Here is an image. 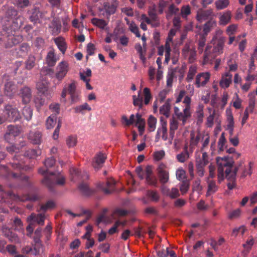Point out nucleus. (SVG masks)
I'll list each match as a JSON object with an SVG mask.
<instances>
[{
    "instance_id": "nucleus-59",
    "label": "nucleus",
    "mask_w": 257,
    "mask_h": 257,
    "mask_svg": "<svg viewBox=\"0 0 257 257\" xmlns=\"http://www.w3.org/2000/svg\"><path fill=\"white\" fill-rule=\"evenodd\" d=\"M77 142V139L76 136H69L66 140L67 145L69 148L74 147L76 145Z\"/></svg>"
},
{
    "instance_id": "nucleus-52",
    "label": "nucleus",
    "mask_w": 257,
    "mask_h": 257,
    "mask_svg": "<svg viewBox=\"0 0 257 257\" xmlns=\"http://www.w3.org/2000/svg\"><path fill=\"white\" fill-rule=\"evenodd\" d=\"M179 10L174 5H171L168 8V12L166 14V18L170 19L173 14H176L178 13Z\"/></svg>"
},
{
    "instance_id": "nucleus-53",
    "label": "nucleus",
    "mask_w": 257,
    "mask_h": 257,
    "mask_svg": "<svg viewBox=\"0 0 257 257\" xmlns=\"http://www.w3.org/2000/svg\"><path fill=\"white\" fill-rule=\"evenodd\" d=\"M191 14V9L189 5H184L181 8L180 15L183 18H186Z\"/></svg>"
},
{
    "instance_id": "nucleus-37",
    "label": "nucleus",
    "mask_w": 257,
    "mask_h": 257,
    "mask_svg": "<svg viewBox=\"0 0 257 257\" xmlns=\"http://www.w3.org/2000/svg\"><path fill=\"white\" fill-rule=\"evenodd\" d=\"M224 46V41L222 39H219L218 40L217 43L214 46L212 50L213 53L216 54H219L223 52Z\"/></svg>"
},
{
    "instance_id": "nucleus-8",
    "label": "nucleus",
    "mask_w": 257,
    "mask_h": 257,
    "mask_svg": "<svg viewBox=\"0 0 257 257\" xmlns=\"http://www.w3.org/2000/svg\"><path fill=\"white\" fill-rule=\"evenodd\" d=\"M182 54L183 57L187 59L190 63L193 62L196 58L195 48L190 44H185L182 49Z\"/></svg>"
},
{
    "instance_id": "nucleus-64",
    "label": "nucleus",
    "mask_w": 257,
    "mask_h": 257,
    "mask_svg": "<svg viewBox=\"0 0 257 257\" xmlns=\"http://www.w3.org/2000/svg\"><path fill=\"white\" fill-rule=\"evenodd\" d=\"M66 88L67 89V92L70 95L78 91L76 89V83L74 81L69 84L68 86L66 87Z\"/></svg>"
},
{
    "instance_id": "nucleus-51",
    "label": "nucleus",
    "mask_w": 257,
    "mask_h": 257,
    "mask_svg": "<svg viewBox=\"0 0 257 257\" xmlns=\"http://www.w3.org/2000/svg\"><path fill=\"white\" fill-rule=\"evenodd\" d=\"M36 244L35 246V249L36 250L37 254H40L43 253L44 251V247L41 243V241L39 238H35Z\"/></svg>"
},
{
    "instance_id": "nucleus-14",
    "label": "nucleus",
    "mask_w": 257,
    "mask_h": 257,
    "mask_svg": "<svg viewBox=\"0 0 257 257\" xmlns=\"http://www.w3.org/2000/svg\"><path fill=\"white\" fill-rule=\"evenodd\" d=\"M232 81V75L229 71H226L221 74L219 85L222 88L226 89L229 87Z\"/></svg>"
},
{
    "instance_id": "nucleus-1",
    "label": "nucleus",
    "mask_w": 257,
    "mask_h": 257,
    "mask_svg": "<svg viewBox=\"0 0 257 257\" xmlns=\"http://www.w3.org/2000/svg\"><path fill=\"white\" fill-rule=\"evenodd\" d=\"M39 172L45 176L43 183L50 190L56 185L63 186L65 183V177L60 173H51L48 174L47 171L40 169Z\"/></svg>"
},
{
    "instance_id": "nucleus-45",
    "label": "nucleus",
    "mask_w": 257,
    "mask_h": 257,
    "mask_svg": "<svg viewBox=\"0 0 257 257\" xmlns=\"http://www.w3.org/2000/svg\"><path fill=\"white\" fill-rule=\"evenodd\" d=\"M23 114L26 120H30L33 115L32 109L28 106L24 107L23 109Z\"/></svg>"
},
{
    "instance_id": "nucleus-2",
    "label": "nucleus",
    "mask_w": 257,
    "mask_h": 257,
    "mask_svg": "<svg viewBox=\"0 0 257 257\" xmlns=\"http://www.w3.org/2000/svg\"><path fill=\"white\" fill-rule=\"evenodd\" d=\"M216 163L218 166V168L223 169V167H228L229 168L225 170L226 177L230 181L235 179L236 172L238 168H235L233 172L231 171V167L232 166L234 162L231 159L227 157H217L216 159Z\"/></svg>"
},
{
    "instance_id": "nucleus-56",
    "label": "nucleus",
    "mask_w": 257,
    "mask_h": 257,
    "mask_svg": "<svg viewBox=\"0 0 257 257\" xmlns=\"http://www.w3.org/2000/svg\"><path fill=\"white\" fill-rule=\"evenodd\" d=\"M79 188L82 193L85 195H89L93 192V190H91L86 183H82L80 184Z\"/></svg>"
},
{
    "instance_id": "nucleus-33",
    "label": "nucleus",
    "mask_w": 257,
    "mask_h": 257,
    "mask_svg": "<svg viewBox=\"0 0 257 257\" xmlns=\"http://www.w3.org/2000/svg\"><path fill=\"white\" fill-rule=\"evenodd\" d=\"M207 182L208 184V188L206 195L209 196L217 191V187L216 185L215 182L209 180V178L207 179Z\"/></svg>"
},
{
    "instance_id": "nucleus-19",
    "label": "nucleus",
    "mask_w": 257,
    "mask_h": 257,
    "mask_svg": "<svg viewBox=\"0 0 257 257\" xmlns=\"http://www.w3.org/2000/svg\"><path fill=\"white\" fill-rule=\"evenodd\" d=\"M106 159V156L105 154L101 153H99L94 157L92 166L95 169H99L102 167Z\"/></svg>"
},
{
    "instance_id": "nucleus-20",
    "label": "nucleus",
    "mask_w": 257,
    "mask_h": 257,
    "mask_svg": "<svg viewBox=\"0 0 257 257\" xmlns=\"http://www.w3.org/2000/svg\"><path fill=\"white\" fill-rule=\"evenodd\" d=\"M232 14L230 11H226L220 13L219 15V25L220 26H225L229 23L231 19Z\"/></svg>"
},
{
    "instance_id": "nucleus-42",
    "label": "nucleus",
    "mask_w": 257,
    "mask_h": 257,
    "mask_svg": "<svg viewBox=\"0 0 257 257\" xmlns=\"http://www.w3.org/2000/svg\"><path fill=\"white\" fill-rule=\"evenodd\" d=\"M149 17L152 18L151 25L152 27H158L160 25V22L157 15H155L153 12H150Z\"/></svg>"
},
{
    "instance_id": "nucleus-39",
    "label": "nucleus",
    "mask_w": 257,
    "mask_h": 257,
    "mask_svg": "<svg viewBox=\"0 0 257 257\" xmlns=\"http://www.w3.org/2000/svg\"><path fill=\"white\" fill-rule=\"evenodd\" d=\"M91 70L89 68H87L86 71L80 72L79 75L80 79L84 82L86 81H90V77L91 76Z\"/></svg>"
},
{
    "instance_id": "nucleus-47",
    "label": "nucleus",
    "mask_w": 257,
    "mask_h": 257,
    "mask_svg": "<svg viewBox=\"0 0 257 257\" xmlns=\"http://www.w3.org/2000/svg\"><path fill=\"white\" fill-rule=\"evenodd\" d=\"M141 91L140 90L138 92V96L136 95L133 96V103L135 106H138L140 108L142 107L143 105V97L141 96Z\"/></svg>"
},
{
    "instance_id": "nucleus-26",
    "label": "nucleus",
    "mask_w": 257,
    "mask_h": 257,
    "mask_svg": "<svg viewBox=\"0 0 257 257\" xmlns=\"http://www.w3.org/2000/svg\"><path fill=\"white\" fill-rule=\"evenodd\" d=\"M28 138L33 144H39L41 142V133L39 131H31L29 135Z\"/></svg>"
},
{
    "instance_id": "nucleus-31",
    "label": "nucleus",
    "mask_w": 257,
    "mask_h": 257,
    "mask_svg": "<svg viewBox=\"0 0 257 257\" xmlns=\"http://www.w3.org/2000/svg\"><path fill=\"white\" fill-rule=\"evenodd\" d=\"M13 226L15 230L21 232L24 234V229L23 224L20 218L16 217L14 219L13 221Z\"/></svg>"
},
{
    "instance_id": "nucleus-3",
    "label": "nucleus",
    "mask_w": 257,
    "mask_h": 257,
    "mask_svg": "<svg viewBox=\"0 0 257 257\" xmlns=\"http://www.w3.org/2000/svg\"><path fill=\"white\" fill-rule=\"evenodd\" d=\"M0 202H5L6 201L5 198L7 196H10V197H14L16 198H18V200L21 201H25L27 200H30L31 201H35L37 200L39 197L36 194H29L26 196L20 197L18 196H16L15 194H13L11 193H7L4 192V189L2 186L0 185Z\"/></svg>"
},
{
    "instance_id": "nucleus-15",
    "label": "nucleus",
    "mask_w": 257,
    "mask_h": 257,
    "mask_svg": "<svg viewBox=\"0 0 257 257\" xmlns=\"http://www.w3.org/2000/svg\"><path fill=\"white\" fill-rule=\"evenodd\" d=\"M45 219V214L39 213L38 214L32 213L28 218L27 221L31 224H38L43 225Z\"/></svg>"
},
{
    "instance_id": "nucleus-62",
    "label": "nucleus",
    "mask_w": 257,
    "mask_h": 257,
    "mask_svg": "<svg viewBox=\"0 0 257 257\" xmlns=\"http://www.w3.org/2000/svg\"><path fill=\"white\" fill-rule=\"evenodd\" d=\"M248 96L250 97L249 106L248 108L250 110V112H252L254 106H255V99L254 98V94L253 92L250 93L248 94Z\"/></svg>"
},
{
    "instance_id": "nucleus-6",
    "label": "nucleus",
    "mask_w": 257,
    "mask_h": 257,
    "mask_svg": "<svg viewBox=\"0 0 257 257\" xmlns=\"http://www.w3.org/2000/svg\"><path fill=\"white\" fill-rule=\"evenodd\" d=\"M37 89L47 99H50L53 95V90L48 88V83L45 80H42L37 82Z\"/></svg>"
},
{
    "instance_id": "nucleus-63",
    "label": "nucleus",
    "mask_w": 257,
    "mask_h": 257,
    "mask_svg": "<svg viewBox=\"0 0 257 257\" xmlns=\"http://www.w3.org/2000/svg\"><path fill=\"white\" fill-rule=\"evenodd\" d=\"M199 137L198 136H195L194 134L192 133L191 134V138L190 142V145L192 148L195 147L197 145L199 141Z\"/></svg>"
},
{
    "instance_id": "nucleus-54",
    "label": "nucleus",
    "mask_w": 257,
    "mask_h": 257,
    "mask_svg": "<svg viewBox=\"0 0 257 257\" xmlns=\"http://www.w3.org/2000/svg\"><path fill=\"white\" fill-rule=\"evenodd\" d=\"M91 22L93 25L97 26L98 27L101 29L104 28V27L107 25V23L104 20L97 18L92 19Z\"/></svg>"
},
{
    "instance_id": "nucleus-16",
    "label": "nucleus",
    "mask_w": 257,
    "mask_h": 257,
    "mask_svg": "<svg viewBox=\"0 0 257 257\" xmlns=\"http://www.w3.org/2000/svg\"><path fill=\"white\" fill-rule=\"evenodd\" d=\"M2 230L4 235L7 237L10 241L15 243L20 242V239L18 236L13 232L9 227L4 225L3 226Z\"/></svg>"
},
{
    "instance_id": "nucleus-24",
    "label": "nucleus",
    "mask_w": 257,
    "mask_h": 257,
    "mask_svg": "<svg viewBox=\"0 0 257 257\" xmlns=\"http://www.w3.org/2000/svg\"><path fill=\"white\" fill-rule=\"evenodd\" d=\"M20 95L24 103H29L32 97L31 89L28 87H25L21 89Z\"/></svg>"
},
{
    "instance_id": "nucleus-30",
    "label": "nucleus",
    "mask_w": 257,
    "mask_h": 257,
    "mask_svg": "<svg viewBox=\"0 0 257 257\" xmlns=\"http://www.w3.org/2000/svg\"><path fill=\"white\" fill-rule=\"evenodd\" d=\"M197 70V66L196 65H191L189 68L186 77V80L188 82H191L194 78Z\"/></svg>"
},
{
    "instance_id": "nucleus-21",
    "label": "nucleus",
    "mask_w": 257,
    "mask_h": 257,
    "mask_svg": "<svg viewBox=\"0 0 257 257\" xmlns=\"http://www.w3.org/2000/svg\"><path fill=\"white\" fill-rule=\"evenodd\" d=\"M4 80L7 81L5 85V93L8 96L11 97L15 92L16 86L7 77L5 76Z\"/></svg>"
},
{
    "instance_id": "nucleus-61",
    "label": "nucleus",
    "mask_w": 257,
    "mask_h": 257,
    "mask_svg": "<svg viewBox=\"0 0 257 257\" xmlns=\"http://www.w3.org/2000/svg\"><path fill=\"white\" fill-rule=\"evenodd\" d=\"M34 102L35 103L36 107L39 110L40 107L45 104V99L40 97H37L34 98Z\"/></svg>"
},
{
    "instance_id": "nucleus-57",
    "label": "nucleus",
    "mask_w": 257,
    "mask_h": 257,
    "mask_svg": "<svg viewBox=\"0 0 257 257\" xmlns=\"http://www.w3.org/2000/svg\"><path fill=\"white\" fill-rule=\"evenodd\" d=\"M188 157L189 154L186 150L181 152L176 156L177 160L180 163H184L188 159Z\"/></svg>"
},
{
    "instance_id": "nucleus-48",
    "label": "nucleus",
    "mask_w": 257,
    "mask_h": 257,
    "mask_svg": "<svg viewBox=\"0 0 257 257\" xmlns=\"http://www.w3.org/2000/svg\"><path fill=\"white\" fill-rule=\"evenodd\" d=\"M26 68L28 70L32 69L35 65V57L30 55L25 62Z\"/></svg>"
},
{
    "instance_id": "nucleus-22",
    "label": "nucleus",
    "mask_w": 257,
    "mask_h": 257,
    "mask_svg": "<svg viewBox=\"0 0 257 257\" xmlns=\"http://www.w3.org/2000/svg\"><path fill=\"white\" fill-rule=\"evenodd\" d=\"M213 15V12L211 10H199L197 12L196 18L197 20L201 23L208 19Z\"/></svg>"
},
{
    "instance_id": "nucleus-55",
    "label": "nucleus",
    "mask_w": 257,
    "mask_h": 257,
    "mask_svg": "<svg viewBox=\"0 0 257 257\" xmlns=\"http://www.w3.org/2000/svg\"><path fill=\"white\" fill-rule=\"evenodd\" d=\"M176 178L179 181H183L186 178V172L181 167L179 168L176 171Z\"/></svg>"
},
{
    "instance_id": "nucleus-25",
    "label": "nucleus",
    "mask_w": 257,
    "mask_h": 257,
    "mask_svg": "<svg viewBox=\"0 0 257 257\" xmlns=\"http://www.w3.org/2000/svg\"><path fill=\"white\" fill-rule=\"evenodd\" d=\"M173 37L168 35L165 44V62L168 63L170 59L171 46L172 44Z\"/></svg>"
},
{
    "instance_id": "nucleus-40",
    "label": "nucleus",
    "mask_w": 257,
    "mask_h": 257,
    "mask_svg": "<svg viewBox=\"0 0 257 257\" xmlns=\"http://www.w3.org/2000/svg\"><path fill=\"white\" fill-rule=\"evenodd\" d=\"M226 115L227 122L226 127H234L233 117L230 108H227L226 109Z\"/></svg>"
},
{
    "instance_id": "nucleus-5",
    "label": "nucleus",
    "mask_w": 257,
    "mask_h": 257,
    "mask_svg": "<svg viewBox=\"0 0 257 257\" xmlns=\"http://www.w3.org/2000/svg\"><path fill=\"white\" fill-rule=\"evenodd\" d=\"M4 115L7 121H16L21 118V115L18 109L10 105L5 106Z\"/></svg>"
},
{
    "instance_id": "nucleus-32",
    "label": "nucleus",
    "mask_w": 257,
    "mask_h": 257,
    "mask_svg": "<svg viewBox=\"0 0 257 257\" xmlns=\"http://www.w3.org/2000/svg\"><path fill=\"white\" fill-rule=\"evenodd\" d=\"M179 125L177 120L173 117L170 119V136L172 139L173 138L174 135V132L178 128Z\"/></svg>"
},
{
    "instance_id": "nucleus-28",
    "label": "nucleus",
    "mask_w": 257,
    "mask_h": 257,
    "mask_svg": "<svg viewBox=\"0 0 257 257\" xmlns=\"http://www.w3.org/2000/svg\"><path fill=\"white\" fill-rule=\"evenodd\" d=\"M217 25L215 20L211 19L207 22L203 26V35L206 36L210 31Z\"/></svg>"
},
{
    "instance_id": "nucleus-27",
    "label": "nucleus",
    "mask_w": 257,
    "mask_h": 257,
    "mask_svg": "<svg viewBox=\"0 0 257 257\" xmlns=\"http://www.w3.org/2000/svg\"><path fill=\"white\" fill-rule=\"evenodd\" d=\"M190 116L189 107H185L183 112H180L176 115L177 119L182 121V125H184L186 123L187 118Z\"/></svg>"
},
{
    "instance_id": "nucleus-34",
    "label": "nucleus",
    "mask_w": 257,
    "mask_h": 257,
    "mask_svg": "<svg viewBox=\"0 0 257 257\" xmlns=\"http://www.w3.org/2000/svg\"><path fill=\"white\" fill-rule=\"evenodd\" d=\"M157 119L153 115H150L148 119V130L150 132H154L156 128Z\"/></svg>"
},
{
    "instance_id": "nucleus-29",
    "label": "nucleus",
    "mask_w": 257,
    "mask_h": 257,
    "mask_svg": "<svg viewBox=\"0 0 257 257\" xmlns=\"http://www.w3.org/2000/svg\"><path fill=\"white\" fill-rule=\"evenodd\" d=\"M57 60V59L54 51L53 50L50 51L46 57V62L48 65L50 66H53L55 64Z\"/></svg>"
},
{
    "instance_id": "nucleus-38",
    "label": "nucleus",
    "mask_w": 257,
    "mask_h": 257,
    "mask_svg": "<svg viewBox=\"0 0 257 257\" xmlns=\"http://www.w3.org/2000/svg\"><path fill=\"white\" fill-rule=\"evenodd\" d=\"M214 5L217 10H221L226 8L229 5V0H217L215 2Z\"/></svg>"
},
{
    "instance_id": "nucleus-44",
    "label": "nucleus",
    "mask_w": 257,
    "mask_h": 257,
    "mask_svg": "<svg viewBox=\"0 0 257 257\" xmlns=\"http://www.w3.org/2000/svg\"><path fill=\"white\" fill-rule=\"evenodd\" d=\"M125 20L127 21V24L129 26V29H130V31L132 32H133V33H134L137 37H140L141 35L139 32L138 27L135 24V23L133 22L130 23L127 21V19H125Z\"/></svg>"
},
{
    "instance_id": "nucleus-23",
    "label": "nucleus",
    "mask_w": 257,
    "mask_h": 257,
    "mask_svg": "<svg viewBox=\"0 0 257 257\" xmlns=\"http://www.w3.org/2000/svg\"><path fill=\"white\" fill-rule=\"evenodd\" d=\"M118 6V3L116 1H112L110 2L104 4V9L105 12L109 15L115 13L116 8Z\"/></svg>"
},
{
    "instance_id": "nucleus-60",
    "label": "nucleus",
    "mask_w": 257,
    "mask_h": 257,
    "mask_svg": "<svg viewBox=\"0 0 257 257\" xmlns=\"http://www.w3.org/2000/svg\"><path fill=\"white\" fill-rule=\"evenodd\" d=\"M144 102L145 104H148L152 98V96L150 93V90L148 87H145L144 89Z\"/></svg>"
},
{
    "instance_id": "nucleus-43",
    "label": "nucleus",
    "mask_w": 257,
    "mask_h": 257,
    "mask_svg": "<svg viewBox=\"0 0 257 257\" xmlns=\"http://www.w3.org/2000/svg\"><path fill=\"white\" fill-rule=\"evenodd\" d=\"M56 123V116L52 114L49 116L46 120V127L48 129L53 128Z\"/></svg>"
},
{
    "instance_id": "nucleus-4",
    "label": "nucleus",
    "mask_w": 257,
    "mask_h": 257,
    "mask_svg": "<svg viewBox=\"0 0 257 257\" xmlns=\"http://www.w3.org/2000/svg\"><path fill=\"white\" fill-rule=\"evenodd\" d=\"M209 163V158L206 152H203L201 155L196 158V168L197 172L200 177H202L204 173V167Z\"/></svg>"
},
{
    "instance_id": "nucleus-49",
    "label": "nucleus",
    "mask_w": 257,
    "mask_h": 257,
    "mask_svg": "<svg viewBox=\"0 0 257 257\" xmlns=\"http://www.w3.org/2000/svg\"><path fill=\"white\" fill-rule=\"evenodd\" d=\"M210 114L207 118L206 125L208 127H212L213 125V120L214 117V110H212L211 108H208Z\"/></svg>"
},
{
    "instance_id": "nucleus-36",
    "label": "nucleus",
    "mask_w": 257,
    "mask_h": 257,
    "mask_svg": "<svg viewBox=\"0 0 257 257\" xmlns=\"http://www.w3.org/2000/svg\"><path fill=\"white\" fill-rule=\"evenodd\" d=\"M22 38L20 36H15L14 35L9 36V40L12 41V44H5L6 48H11L14 45L18 44L22 41Z\"/></svg>"
},
{
    "instance_id": "nucleus-10",
    "label": "nucleus",
    "mask_w": 257,
    "mask_h": 257,
    "mask_svg": "<svg viewBox=\"0 0 257 257\" xmlns=\"http://www.w3.org/2000/svg\"><path fill=\"white\" fill-rule=\"evenodd\" d=\"M20 133V129L17 126L10 125L8 127L7 132L5 135V139L8 142L13 141L15 138Z\"/></svg>"
},
{
    "instance_id": "nucleus-35",
    "label": "nucleus",
    "mask_w": 257,
    "mask_h": 257,
    "mask_svg": "<svg viewBox=\"0 0 257 257\" xmlns=\"http://www.w3.org/2000/svg\"><path fill=\"white\" fill-rule=\"evenodd\" d=\"M54 41L59 49L64 54L66 49L64 39L62 37H58L55 39Z\"/></svg>"
},
{
    "instance_id": "nucleus-18",
    "label": "nucleus",
    "mask_w": 257,
    "mask_h": 257,
    "mask_svg": "<svg viewBox=\"0 0 257 257\" xmlns=\"http://www.w3.org/2000/svg\"><path fill=\"white\" fill-rule=\"evenodd\" d=\"M162 193L172 199L176 198L179 196L180 194L179 190L176 188H172L169 189L166 186L163 185L161 187Z\"/></svg>"
},
{
    "instance_id": "nucleus-46",
    "label": "nucleus",
    "mask_w": 257,
    "mask_h": 257,
    "mask_svg": "<svg viewBox=\"0 0 257 257\" xmlns=\"http://www.w3.org/2000/svg\"><path fill=\"white\" fill-rule=\"evenodd\" d=\"M41 153V150L39 149H29L26 152L25 154L29 158L34 159L39 156Z\"/></svg>"
},
{
    "instance_id": "nucleus-41",
    "label": "nucleus",
    "mask_w": 257,
    "mask_h": 257,
    "mask_svg": "<svg viewBox=\"0 0 257 257\" xmlns=\"http://www.w3.org/2000/svg\"><path fill=\"white\" fill-rule=\"evenodd\" d=\"M170 109V106L168 101H167L161 107H160V112L161 114H163L168 117L169 116Z\"/></svg>"
},
{
    "instance_id": "nucleus-12",
    "label": "nucleus",
    "mask_w": 257,
    "mask_h": 257,
    "mask_svg": "<svg viewBox=\"0 0 257 257\" xmlns=\"http://www.w3.org/2000/svg\"><path fill=\"white\" fill-rule=\"evenodd\" d=\"M161 135L163 140L166 141L167 140V121L163 117L160 118V126L158 128L156 139H159Z\"/></svg>"
},
{
    "instance_id": "nucleus-50",
    "label": "nucleus",
    "mask_w": 257,
    "mask_h": 257,
    "mask_svg": "<svg viewBox=\"0 0 257 257\" xmlns=\"http://www.w3.org/2000/svg\"><path fill=\"white\" fill-rule=\"evenodd\" d=\"M74 109L76 113H83L84 110H86L90 111L91 110V108L87 103H84L82 105L76 106Z\"/></svg>"
},
{
    "instance_id": "nucleus-58",
    "label": "nucleus",
    "mask_w": 257,
    "mask_h": 257,
    "mask_svg": "<svg viewBox=\"0 0 257 257\" xmlns=\"http://www.w3.org/2000/svg\"><path fill=\"white\" fill-rule=\"evenodd\" d=\"M211 47L212 46L211 45H208L205 49L203 56V64L207 63L209 61L210 58L212 57V56H210Z\"/></svg>"
},
{
    "instance_id": "nucleus-9",
    "label": "nucleus",
    "mask_w": 257,
    "mask_h": 257,
    "mask_svg": "<svg viewBox=\"0 0 257 257\" xmlns=\"http://www.w3.org/2000/svg\"><path fill=\"white\" fill-rule=\"evenodd\" d=\"M157 172L160 182L162 184L166 183L169 178L167 166L163 163H160L158 167Z\"/></svg>"
},
{
    "instance_id": "nucleus-13",
    "label": "nucleus",
    "mask_w": 257,
    "mask_h": 257,
    "mask_svg": "<svg viewBox=\"0 0 257 257\" xmlns=\"http://www.w3.org/2000/svg\"><path fill=\"white\" fill-rule=\"evenodd\" d=\"M56 77L58 80H62L68 71V64L66 61L61 62L57 66Z\"/></svg>"
},
{
    "instance_id": "nucleus-7",
    "label": "nucleus",
    "mask_w": 257,
    "mask_h": 257,
    "mask_svg": "<svg viewBox=\"0 0 257 257\" xmlns=\"http://www.w3.org/2000/svg\"><path fill=\"white\" fill-rule=\"evenodd\" d=\"M128 120L129 121H131V125L136 122V126L138 127L140 134L142 135L145 130V121L142 117L141 115L139 113H137L136 116L134 114H132Z\"/></svg>"
},
{
    "instance_id": "nucleus-11",
    "label": "nucleus",
    "mask_w": 257,
    "mask_h": 257,
    "mask_svg": "<svg viewBox=\"0 0 257 257\" xmlns=\"http://www.w3.org/2000/svg\"><path fill=\"white\" fill-rule=\"evenodd\" d=\"M210 77L209 72H202L198 74L195 77V84L198 88L204 86Z\"/></svg>"
},
{
    "instance_id": "nucleus-17",
    "label": "nucleus",
    "mask_w": 257,
    "mask_h": 257,
    "mask_svg": "<svg viewBox=\"0 0 257 257\" xmlns=\"http://www.w3.org/2000/svg\"><path fill=\"white\" fill-rule=\"evenodd\" d=\"M24 156H20V155L15 156L13 162L11 163V165L15 169L27 170L28 167L24 165Z\"/></svg>"
}]
</instances>
